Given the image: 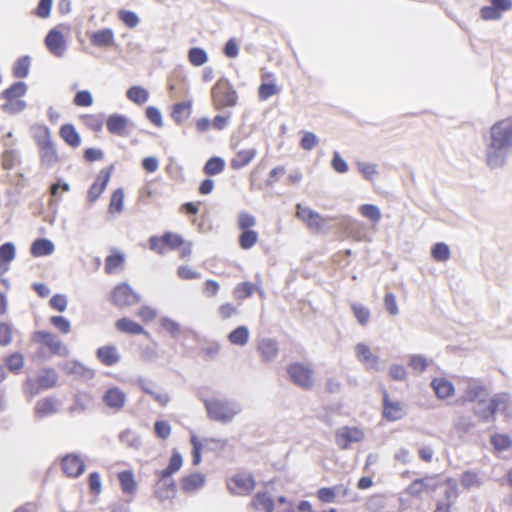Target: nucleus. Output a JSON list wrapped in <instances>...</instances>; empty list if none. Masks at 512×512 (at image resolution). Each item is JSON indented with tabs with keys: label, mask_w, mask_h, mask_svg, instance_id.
I'll return each instance as SVG.
<instances>
[{
	"label": "nucleus",
	"mask_w": 512,
	"mask_h": 512,
	"mask_svg": "<svg viewBox=\"0 0 512 512\" xmlns=\"http://www.w3.org/2000/svg\"><path fill=\"white\" fill-rule=\"evenodd\" d=\"M115 327L119 332L129 335L146 334L145 329L140 324L127 317L118 319L115 322Z\"/></svg>",
	"instance_id": "f704fd0d"
},
{
	"label": "nucleus",
	"mask_w": 512,
	"mask_h": 512,
	"mask_svg": "<svg viewBox=\"0 0 512 512\" xmlns=\"http://www.w3.org/2000/svg\"><path fill=\"white\" fill-rule=\"evenodd\" d=\"M207 415L211 420L227 423L240 412V408L229 401L222 399H210L205 401Z\"/></svg>",
	"instance_id": "423d86ee"
},
{
	"label": "nucleus",
	"mask_w": 512,
	"mask_h": 512,
	"mask_svg": "<svg viewBox=\"0 0 512 512\" xmlns=\"http://www.w3.org/2000/svg\"><path fill=\"white\" fill-rule=\"evenodd\" d=\"M129 119L123 115L112 114L107 118L106 127L109 133L124 137L128 134Z\"/></svg>",
	"instance_id": "a878e982"
},
{
	"label": "nucleus",
	"mask_w": 512,
	"mask_h": 512,
	"mask_svg": "<svg viewBox=\"0 0 512 512\" xmlns=\"http://www.w3.org/2000/svg\"><path fill=\"white\" fill-rule=\"evenodd\" d=\"M228 340L236 346H244L249 340V330L246 326H238L228 334Z\"/></svg>",
	"instance_id": "49530a36"
},
{
	"label": "nucleus",
	"mask_w": 512,
	"mask_h": 512,
	"mask_svg": "<svg viewBox=\"0 0 512 512\" xmlns=\"http://www.w3.org/2000/svg\"><path fill=\"white\" fill-rule=\"evenodd\" d=\"M459 494L457 481L452 478L446 479L444 481L443 498L436 501L434 512H453Z\"/></svg>",
	"instance_id": "9b49d317"
},
{
	"label": "nucleus",
	"mask_w": 512,
	"mask_h": 512,
	"mask_svg": "<svg viewBox=\"0 0 512 512\" xmlns=\"http://www.w3.org/2000/svg\"><path fill=\"white\" fill-rule=\"evenodd\" d=\"M226 163L224 159L218 156L209 158L203 166L205 175L211 177L221 174L225 170Z\"/></svg>",
	"instance_id": "37998d69"
},
{
	"label": "nucleus",
	"mask_w": 512,
	"mask_h": 512,
	"mask_svg": "<svg viewBox=\"0 0 512 512\" xmlns=\"http://www.w3.org/2000/svg\"><path fill=\"white\" fill-rule=\"evenodd\" d=\"M56 412L57 404L55 399L51 397L40 399L35 405V414L39 418L46 417Z\"/></svg>",
	"instance_id": "79ce46f5"
},
{
	"label": "nucleus",
	"mask_w": 512,
	"mask_h": 512,
	"mask_svg": "<svg viewBox=\"0 0 512 512\" xmlns=\"http://www.w3.org/2000/svg\"><path fill=\"white\" fill-rule=\"evenodd\" d=\"M351 310L353 312L354 317L356 318L357 322L361 326H366L369 323L371 313L368 307L360 304V303H353L351 305Z\"/></svg>",
	"instance_id": "603ef678"
},
{
	"label": "nucleus",
	"mask_w": 512,
	"mask_h": 512,
	"mask_svg": "<svg viewBox=\"0 0 512 512\" xmlns=\"http://www.w3.org/2000/svg\"><path fill=\"white\" fill-rule=\"evenodd\" d=\"M27 89V85L21 81L15 82L5 89L0 96L6 101L2 105V110L9 113L22 111L26 104L21 98L26 94Z\"/></svg>",
	"instance_id": "1a4fd4ad"
},
{
	"label": "nucleus",
	"mask_w": 512,
	"mask_h": 512,
	"mask_svg": "<svg viewBox=\"0 0 512 512\" xmlns=\"http://www.w3.org/2000/svg\"><path fill=\"white\" fill-rule=\"evenodd\" d=\"M339 490L340 486L322 487L317 490L316 497L321 503H334Z\"/></svg>",
	"instance_id": "3c124183"
},
{
	"label": "nucleus",
	"mask_w": 512,
	"mask_h": 512,
	"mask_svg": "<svg viewBox=\"0 0 512 512\" xmlns=\"http://www.w3.org/2000/svg\"><path fill=\"white\" fill-rule=\"evenodd\" d=\"M296 216L311 230L321 231L325 226L326 219L321 214L301 204L296 205Z\"/></svg>",
	"instance_id": "f3484780"
},
{
	"label": "nucleus",
	"mask_w": 512,
	"mask_h": 512,
	"mask_svg": "<svg viewBox=\"0 0 512 512\" xmlns=\"http://www.w3.org/2000/svg\"><path fill=\"white\" fill-rule=\"evenodd\" d=\"M188 60L193 66H202L208 61V55L202 48L194 47L188 51Z\"/></svg>",
	"instance_id": "6e6d98bb"
},
{
	"label": "nucleus",
	"mask_w": 512,
	"mask_h": 512,
	"mask_svg": "<svg viewBox=\"0 0 512 512\" xmlns=\"http://www.w3.org/2000/svg\"><path fill=\"white\" fill-rule=\"evenodd\" d=\"M256 225V218L252 214L242 211L237 216V226L241 230L238 237L239 246L243 250L251 249L259 240V234L252 228Z\"/></svg>",
	"instance_id": "0eeeda50"
},
{
	"label": "nucleus",
	"mask_w": 512,
	"mask_h": 512,
	"mask_svg": "<svg viewBox=\"0 0 512 512\" xmlns=\"http://www.w3.org/2000/svg\"><path fill=\"white\" fill-rule=\"evenodd\" d=\"M438 488V477L436 475H426L412 481L404 492L412 498H420L423 494L432 493Z\"/></svg>",
	"instance_id": "ddd939ff"
},
{
	"label": "nucleus",
	"mask_w": 512,
	"mask_h": 512,
	"mask_svg": "<svg viewBox=\"0 0 512 512\" xmlns=\"http://www.w3.org/2000/svg\"><path fill=\"white\" fill-rule=\"evenodd\" d=\"M154 495L159 502L173 499L176 495L175 482L169 478L158 477L154 488Z\"/></svg>",
	"instance_id": "4be33fe9"
},
{
	"label": "nucleus",
	"mask_w": 512,
	"mask_h": 512,
	"mask_svg": "<svg viewBox=\"0 0 512 512\" xmlns=\"http://www.w3.org/2000/svg\"><path fill=\"white\" fill-rule=\"evenodd\" d=\"M121 490L123 494L134 496L138 489V483L135 479V475L131 470H124L117 474Z\"/></svg>",
	"instance_id": "c756f323"
},
{
	"label": "nucleus",
	"mask_w": 512,
	"mask_h": 512,
	"mask_svg": "<svg viewBox=\"0 0 512 512\" xmlns=\"http://www.w3.org/2000/svg\"><path fill=\"white\" fill-rule=\"evenodd\" d=\"M205 475L200 472L190 473L181 478V489L185 493H192L201 489L205 484Z\"/></svg>",
	"instance_id": "cd10ccee"
},
{
	"label": "nucleus",
	"mask_w": 512,
	"mask_h": 512,
	"mask_svg": "<svg viewBox=\"0 0 512 512\" xmlns=\"http://www.w3.org/2000/svg\"><path fill=\"white\" fill-rule=\"evenodd\" d=\"M488 396V390L482 385L470 386L466 391V398L470 402H483Z\"/></svg>",
	"instance_id": "5fc2aeb1"
},
{
	"label": "nucleus",
	"mask_w": 512,
	"mask_h": 512,
	"mask_svg": "<svg viewBox=\"0 0 512 512\" xmlns=\"http://www.w3.org/2000/svg\"><path fill=\"white\" fill-rule=\"evenodd\" d=\"M149 249L158 255L168 251H177L180 259H188L192 255L193 243L186 240L183 235L165 231L161 235H153L148 239Z\"/></svg>",
	"instance_id": "f03ea898"
},
{
	"label": "nucleus",
	"mask_w": 512,
	"mask_h": 512,
	"mask_svg": "<svg viewBox=\"0 0 512 512\" xmlns=\"http://www.w3.org/2000/svg\"><path fill=\"white\" fill-rule=\"evenodd\" d=\"M118 19L128 28H135L139 24V17L133 11L121 9L118 11Z\"/></svg>",
	"instance_id": "69168bd1"
},
{
	"label": "nucleus",
	"mask_w": 512,
	"mask_h": 512,
	"mask_svg": "<svg viewBox=\"0 0 512 512\" xmlns=\"http://www.w3.org/2000/svg\"><path fill=\"white\" fill-rule=\"evenodd\" d=\"M1 167L4 170H12L21 163L19 153L15 149H5L1 156Z\"/></svg>",
	"instance_id": "a18cd8bd"
},
{
	"label": "nucleus",
	"mask_w": 512,
	"mask_h": 512,
	"mask_svg": "<svg viewBox=\"0 0 512 512\" xmlns=\"http://www.w3.org/2000/svg\"><path fill=\"white\" fill-rule=\"evenodd\" d=\"M31 130L33 140L38 149L41 166L51 168L59 163L60 156L49 127L44 124H36L32 126Z\"/></svg>",
	"instance_id": "7ed1b4c3"
},
{
	"label": "nucleus",
	"mask_w": 512,
	"mask_h": 512,
	"mask_svg": "<svg viewBox=\"0 0 512 512\" xmlns=\"http://www.w3.org/2000/svg\"><path fill=\"white\" fill-rule=\"evenodd\" d=\"M183 464V459L181 454L177 450H173L171 457L169 459V463L166 468L157 472V476L161 478H169L178 472Z\"/></svg>",
	"instance_id": "c9c22d12"
},
{
	"label": "nucleus",
	"mask_w": 512,
	"mask_h": 512,
	"mask_svg": "<svg viewBox=\"0 0 512 512\" xmlns=\"http://www.w3.org/2000/svg\"><path fill=\"white\" fill-rule=\"evenodd\" d=\"M191 113H192V103L190 101H186V102L177 103L173 106L172 112H171V117L173 118V120L176 123L181 124L184 121H186L187 119H189V117L191 116Z\"/></svg>",
	"instance_id": "ea45409f"
},
{
	"label": "nucleus",
	"mask_w": 512,
	"mask_h": 512,
	"mask_svg": "<svg viewBox=\"0 0 512 512\" xmlns=\"http://www.w3.org/2000/svg\"><path fill=\"white\" fill-rule=\"evenodd\" d=\"M141 389L144 393L153 397V399L156 402H158L159 405H161L163 407H165L170 401V397H169L168 393H166L164 391H155L147 383H142Z\"/></svg>",
	"instance_id": "13d9d810"
},
{
	"label": "nucleus",
	"mask_w": 512,
	"mask_h": 512,
	"mask_svg": "<svg viewBox=\"0 0 512 512\" xmlns=\"http://www.w3.org/2000/svg\"><path fill=\"white\" fill-rule=\"evenodd\" d=\"M363 439V430L355 426H344L335 432V442L341 450H346L351 444L361 442Z\"/></svg>",
	"instance_id": "4468645a"
},
{
	"label": "nucleus",
	"mask_w": 512,
	"mask_h": 512,
	"mask_svg": "<svg viewBox=\"0 0 512 512\" xmlns=\"http://www.w3.org/2000/svg\"><path fill=\"white\" fill-rule=\"evenodd\" d=\"M431 255L437 262L447 261L450 258L449 246L443 242H438L432 247Z\"/></svg>",
	"instance_id": "052dcab7"
},
{
	"label": "nucleus",
	"mask_w": 512,
	"mask_h": 512,
	"mask_svg": "<svg viewBox=\"0 0 512 512\" xmlns=\"http://www.w3.org/2000/svg\"><path fill=\"white\" fill-rule=\"evenodd\" d=\"M359 172L362 174V176L368 180L373 181L374 178L378 175L377 165L373 163H367V162H359L357 164Z\"/></svg>",
	"instance_id": "774afa93"
},
{
	"label": "nucleus",
	"mask_w": 512,
	"mask_h": 512,
	"mask_svg": "<svg viewBox=\"0 0 512 512\" xmlns=\"http://www.w3.org/2000/svg\"><path fill=\"white\" fill-rule=\"evenodd\" d=\"M63 370L68 375H73L75 377L80 378H92L94 376V371L88 367H86L84 364L72 360L68 361L63 365Z\"/></svg>",
	"instance_id": "72a5a7b5"
},
{
	"label": "nucleus",
	"mask_w": 512,
	"mask_h": 512,
	"mask_svg": "<svg viewBox=\"0 0 512 512\" xmlns=\"http://www.w3.org/2000/svg\"><path fill=\"white\" fill-rule=\"evenodd\" d=\"M255 486V479L249 472H238L227 480V488L234 495H248L255 489Z\"/></svg>",
	"instance_id": "f8f14e48"
},
{
	"label": "nucleus",
	"mask_w": 512,
	"mask_h": 512,
	"mask_svg": "<svg viewBox=\"0 0 512 512\" xmlns=\"http://www.w3.org/2000/svg\"><path fill=\"white\" fill-rule=\"evenodd\" d=\"M93 397L88 392H78L74 397V403L72 406L73 411H84L92 403Z\"/></svg>",
	"instance_id": "4d7b16f0"
},
{
	"label": "nucleus",
	"mask_w": 512,
	"mask_h": 512,
	"mask_svg": "<svg viewBox=\"0 0 512 512\" xmlns=\"http://www.w3.org/2000/svg\"><path fill=\"white\" fill-rule=\"evenodd\" d=\"M127 98L130 101H132V102H134V103H136L138 105H141V104H144L148 100L149 93L143 87L132 86L127 91Z\"/></svg>",
	"instance_id": "864d4df0"
},
{
	"label": "nucleus",
	"mask_w": 512,
	"mask_h": 512,
	"mask_svg": "<svg viewBox=\"0 0 512 512\" xmlns=\"http://www.w3.org/2000/svg\"><path fill=\"white\" fill-rule=\"evenodd\" d=\"M59 376L54 368L46 367L39 371L36 378H29L25 381L24 393L29 397H34L42 390L54 388L58 383Z\"/></svg>",
	"instance_id": "39448f33"
},
{
	"label": "nucleus",
	"mask_w": 512,
	"mask_h": 512,
	"mask_svg": "<svg viewBox=\"0 0 512 512\" xmlns=\"http://www.w3.org/2000/svg\"><path fill=\"white\" fill-rule=\"evenodd\" d=\"M102 400L110 409L119 411L125 406L126 394L118 387H111L105 391Z\"/></svg>",
	"instance_id": "b1692460"
},
{
	"label": "nucleus",
	"mask_w": 512,
	"mask_h": 512,
	"mask_svg": "<svg viewBox=\"0 0 512 512\" xmlns=\"http://www.w3.org/2000/svg\"><path fill=\"white\" fill-rule=\"evenodd\" d=\"M61 469L67 477L77 478L84 473L85 462L80 455L69 453L61 459Z\"/></svg>",
	"instance_id": "6ab92c4d"
},
{
	"label": "nucleus",
	"mask_w": 512,
	"mask_h": 512,
	"mask_svg": "<svg viewBox=\"0 0 512 512\" xmlns=\"http://www.w3.org/2000/svg\"><path fill=\"white\" fill-rule=\"evenodd\" d=\"M32 340L39 347L42 353L50 355L67 356L69 351L65 344L53 333L49 331H36L33 333Z\"/></svg>",
	"instance_id": "6e6552de"
},
{
	"label": "nucleus",
	"mask_w": 512,
	"mask_h": 512,
	"mask_svg": "<svg viewBox=\"0 0 512 512\" xmlns=\"http://www.w3.org/2000/svg\"><path fill=\"white\" fill-rule=\"evenodd\" d=\"M460 483L465 489H470L479 487L482 481L475 471H465L460 477Z\"/></svg>",
	"instance_id": "e2e57ef3"
},
{
	"label": "nucleus",
	"mask_w": 512,
	"mask_h": 512,
	"mask_svg": "<svg viewBox=\"0 0 512 512\" xmlns=\"http://www.w3.org/2000/svg\"><path fill=\"white\" fill-rule=\"evenodd\" d=\"M490 441L497 451H505L512 447V439L507 434H494Z\"/></svg>",
	"instance_id": "680f3d73"
},
{
	"label": "nucleus",
	"mask_w": 512,
	"mask_h": 512,
	"mask_svg": "<svg viewBox=\"0 0 512 512\" xmlns=\"http://www.w3.org/2000/svg\"><path fill=\"white\" fill-rule=\"evenodd\" d=\"M512 147V116L495 122L490 127V143L487 147L486 162L491 168L505 163L504 150Z\"/></svg>",
	"instance_id": "f257e3e1"
},
{
	"label": "nucleus",
	"mask_w": 512,
	"mask_h": 512,
	"mask_svg": "<svg viewBox=\"0 0 512 512\" xmlns=\"http://www.w3.org/2000/svg\"><path fill=\"white\" fill-rule=\"evenodd\" d=\"M211 101L215 110L236 106L238 95L228 79H219L211 89Z\"/></svg>",
	"instance_id": "20e7f679"
},
{
	"label": "nucleus",
	"mask_w": 512,
	"mask_h": 512,
	"mask_svg": "<svg viewBox=\"0 0 512 512\" xmlns=\"http://www.w3.org/2000/svg\"><path fill=\"white\" fill-rule=\"evenodd\" d=\"M257 151L255 149L239 150L230 160V167L233 170H240L248 166L256 157Z\"/></svg>",
	"instance_id": "2f4dec72"
},
{
	"label": "nucleus",
	"mask_w": 512,
	"mask_h": 512,
	"mask_svg": "<svg viewBox=\"0 0 512 512\" xmlns=\"http://www.w3.org/2000/svg\"><path fill=\"white\" fill-rule=\"evenodd\" d=\"M16 249L11 242L0 246V271L6 272L9 269V263L15 258Z\"/></svg>",
	"instance_id": "a19ab883"
},
{
	"label": "nucleus",
	"mask_w": 512,
	"mask_h": 512,
	"mask_svg": "<svg viewBox=\"0 0 512 512\" xmlns=\"http://www.w3.org/2000/svg\"><path fill=\"white\" fill-rule=\"evenodd\" d=\"M113 169V166H109L99 171L94 182L87 191V201L89 203H94L103 194L110 181Z\"/></svg>",
	"instance_id": "2eb2a0df"
},
{
	"label": "nucleus",
	"mask_w": 512,
	"mask_h": 512,
	"mask_svg": "<svg viewBox=\"0 0 512 512\" xmlns=\"http://www.w3.org/2000/svg\"><path fill=\"white\" fill-rule=\"evenodd\" d=\"M124 191L122 188L116 189L110 198L108 212L111 215L120 214L124 209Z\"/></svg>",
	"instance_id": "de8ad7c7"
},
{
	"label": "nucleus",
	"mask_w": 512,
	"mask_h": 512,
	"mask_svg": "<svg viewBox=\"0 0 512 512\" xmlns=\"http://www.w3.org/2000/svg\"><path fill=\"white\" fill-rule=\"evenodd\" d=\"M97 359L107 367L113 366L120 361V354L114 345H104L96 351Z\"/></svg>",
	"instance_id": "c85d7f7f"
},
{
	"label": "nucleus",
	"mask_w": 512,
	"mask_h": 512,
	"mask_svg": "<svg viewBox=\"0 0 512 512\" xmlns=\"http://www.w3.org/2000/svg\"><path fill=\"white\" fill-rule=\"evenodd\" d=\"M30 251L34 257L47 256L54 251V245L50 240L40 238L32 243Z\"/></svg>",
	"instance_id": "c03bdc74"
},
{
	"label": "nucleus",
	"mask_w": 512,
	"mask_h": 512,
	"mask_svg": "<svg viewBox=\"0 0 512 512\" xmlns=\"http://www.w3.org/2000/svg\"><path fill=\"white\" fill-rule=\"evenodd\" d=\"M355 354L357 359L367 367L372 369H379V358L371 352L368 345L364 343H358L355 346Z\"/></svg>",
	"instance_id": "7c9ffc66"
},
{
	"label": "nucleus",
	"mask_w": 512,
	"mask_h": 512,
	"mask_svg": "<svg viewBox=\"0 0 512 512\" xmlns=\"http://www.w3.org/2000/svg\"><path fill=\"white\" fill-rule=\"evenodd\" d=\"M262 83L258 87V98L260 101H266L270 97L280 92V87L275 83L274 74L267 72L261 75Z\"/></svg>",
	"instance_id": "5701e85b"
},
{
	"label": "nucleus",
	"mask_w": 512,
	"mask_h": 512,
	"mask_svg": "<svg viewBox=\"0 0 512 512\" xmlns=\"http://www.w3.org/2000/svg\"><path fill=\"white\" fill-rule=\"evenodd\" d=\"M383 417L388 421H397L404 416V408L399 401H392L387 391L383 392Z\"/></svg>",
	"instance_id": "412c9836"
},
{
	"label": "nucleus",
	"mask_w": 512,
	"mask_h": 512,
	"mask_svg": "<svg viewBox=\"0 0 512 512\" xmlns=\"http://www.w3.org/2000/svg\"><path fill=\"white\" fill-rule=\"evenodd\" d=\"M509 396L507 394H498L490 399L488 411L491 416H494L499 409L507 407Z\"/></svg>",
	"instance_id": "bf43d9fd"
},
{
	"label": "nucleus",
	"mask_w": 512,
	"mask_h": 512,
	"mask_svg": "<svg viewBox=\"0 0 512 512\" xmlns=\"http://www.w3.org/2000/svg\"><path fill=\"white\" fill-rule=\"evenodd\" d=\"M84 125L94 132H100L103 128V119L99 115L85 114L81 116Z\"/></svg>",
	"instance_id": "0e129e2a"
},
{
	"label": "nucleus",
	"mask_w": 512,
	"mask_h": 512,
	"mask_svg": "<svg viewBox=\"0 0 512 512\" xmlns=\"http://www.w3.org/2000/svg\"><path fill=\"white\" fill-rule=\"evenodd\" d=\"M431 387L436 396L440 399H446L452 396L455 391L453 384L445 378H435L431 382Z\"/></svg>",
	"instance_id": "4c0bfd02"
},
{
	"label": "nucleus",
	"mask_w": 512,
	"mask_h": 512,
	"mask_svg": "<svg viewBox=\"0 0 512 512\" xmlns=\"http://www.w3.org/2000/svg\"><path fill=\"white\" fill-rule=\"evenodd\" d=\"M359 211L361 215L373 223H377L381 219V212L379 208L373 204H364L360 206Z\"/></svg>",
	"instance_id": "338daca9"
},
{
	"label": "nucleus",
	"mask_w": 512,
	"mask_h": 512,
	"mask_svg": "<svg viewBox=\"0 0 512 512\" xmlns=\"http://www.w3.org/2000/svg\"><path fill=\"white\" fill-rule=\"evenodd\" d=\"M59 136L71 148L81 145V136L72 124H63L59 129Z\"/></svg>",
	"instance_id": "473e14b6"
},
{
	"label": "nucleus",
	"mask_w": 512,
	"mask_h": 512,
	"mask_svg": "<svg viewBox=\"0 0 512 512\" xmlns=\"http://www.w3.org/2000/svg\"><path fill=\"white\" fill-rule=\"evenodd\" d=\"M89 39L93 46L99 48L112 47L115 45L114 32L110 28H103L92 32L89 35Z\"/></svg>",
	"instance_id": "bb28decb"
},
{
	"label": "nucleus",
	"mask_w": 512,
	"mask_h": 512,
	"mask_svg": "<svg viewBox=\"0 0 512 512\" xmlns=\"http://www.w3.org/2000/svg\"><path fill=\"white\" fill-rule=\"evenodd\" d=\"M286 370L294 385L304 390H309L314 386V371L308 364L293 362L287 366Z\"/></svg>",
	"instance_id": "9d476101"
},
{
	"label": "nucleus",
	"mask_w": 512,
	"mask_h": 512,
	"mask_svg": "<svg viewBox=\"0 0 512 512\" xmlns=\"http://www.w3.org/2000/svg\"><path fill=\"white\" fill-rule=\"evenodd\" d=\"M31 66V58L29 56H22L16 60L12 68V74L15 78H26L29 74Z\"/></svg>",
	"instance_id": "09e8293b"
},
{
	"label": "nucleus",
	"mask_w": 512,
	"mask_h": 512,
	"mask_svg": "<svg viewBox=\"0 0 512 512\" xmlns=\"http://www.w3.org/2000/svg\"><path fill=\"white\" fill-rule=\"evenodd\" d=\"M490 5L480 9V17L485 21L499 20L503 13L512 9V0H487Z\"/></svg>",
	"instance_id": "dca6fc26"
},
{
	"label": "nucleus",
	"mask_w": 512,
	"mask_h": 512,
	"mask_svg": "<svg viewBox=\"0 0 512 512\" xmlns=\"http://www.w3.org/2000/svg\"><path fill=\"white\" fill-rule=\"evenodd\" d=\"M111 301L116 306H130L139 301V296L126 283H120L111 292Z\"/></svg>",
	"instance_id": "a211bd4d"
},
{
	"label": "nucleus",
	"mask_w": 512,
	"mask_h": 512,
	"mask_svg": "<svg viewBox=\"0 0 512 512\" xmlns=\"http://www.w3.org/2000/svg\"><path fill=\"white\" fill-rule=\"evenodd\" d=\"M251 507L257 512H273L274 501L265 492L257 493L251 500Z\"/></svg>",
	"instance_id": "e433bc0d"
},
{
	"label": "nucleus",
	"mask_w": 512,
	"mask_h": 512,
	"mask_svg": "<svg viewBox=\"0 0 512 512\" xmlns=\"http://www.w3.org/2000/svg\"><path fill=\"white\" fill-rule=\"evenodd\" d=\"M257 352L263 362L273 361L279 354V347L276 340L271 338H263L257 344Z\"/></svg>",
	"instance_id": "393cba45"
},
{
	"label": "nucleus",
	"mask_w": 512,
	"mask_h": 512,
	"mask_svg": "<svg viewBox=\"0 0 512 512\" xmlns=\"http://www.w3.org/2000/svg\"><path fill=\"white\" fill-rule=\"evenodd\" d=\"M63 27L60 25L59 27L51 29L45 37V44L48 50L57 57L63 56L66 50V43L64 39V35L62 31L59 29Z\"/></svg>",
	"instance_id": "aec40b11"
},
{
	"label": "nucleus",
	"mask_w": 512,
	"mask_h": 512,
	"mask_svg": "<svg viewBox=\"0 0 512 512\" xmlns=\"http://www.w3.org/2000/svg\"><path fill=\"white\" fill-rule=\"evenodd\" d=\"M125 256L120 251L114 249L105 258L104 271L106 274H113L118 271L124 264Z\"/></svg>",
	"instance_id": "58836bf2"
},
{
	"label": "nucleus",
	"mask_w": 512,
	"mask_h": 512,
	"mask_svg": "<svg viewBox=\"0 0 512 512\" xmlns=\"http://www.w3.org/2000/svg\"><path fill=\"white\" fill-rule=\"evenodd\" d=\"M257 289L251 282H240L233 289V295L236 300H244L251 297Z\"/></svg>",
	"instance_id": "8fccbe9b"
}]
</instances>
